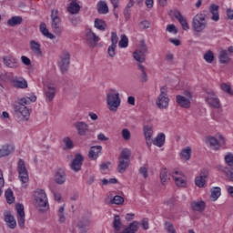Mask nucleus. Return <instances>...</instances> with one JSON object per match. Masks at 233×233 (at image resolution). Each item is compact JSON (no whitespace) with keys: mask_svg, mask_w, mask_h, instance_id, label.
I'll list each match as a JSON object with an SVG mask.
<instances>
[{"mask_svg":"<svg viewBox=\"0 0 233 233\" xmlns=\"http://www.w3.org/2000/svg\"><path fill=\"white\" fill-rule=\"evenodd\" d=\"M5 196L9 205H12V203L15 201V198H14V191H12V189H7L5 193Z\"/></svg>","mask_w":233,"mask_h":233,"instance_id":"79ce46f5","label":"nucleus"},{"mask_svg":"<svg viewBox=\"0 0 233 233\" xmlns=\"http://www.w3.org/2000/svg\"><path fill=\"white\" fill-rule=\"evenodd\" d=\"M63 143L66 146V150H72L74 148V141L70 137H66L63 139Z\"/></svg>","mask_w":233,"mask_h":233,"instance_id":"de8ad7c7","label":"nucleus"},{"mask_svg":"<svg viewBox=\"0 0 233 233\" xmlns=\"http://www.w3.org/2000/svg\"><path fill=\"white\" fill-rule=\"evenodd\" d=\"M117 41H119V37L117 36V33H111V43L112 45L107 49V54L109 57H114L116 56V47L117 46Z\"/></svg>","mask_w":233,"mask_h":233,"instance_id":"4468645a","label":"nucleus"},{"mask_svg":"<svg viewBox=\"0 0 233 233\" xmlns=\"http://www.w3.org/2000/svg\"><path fill=\"white\" fill-rule=\"evenodd\" d=\"M228 57V51L221 50L218 55V59H227Z\"/></svg>","mask_w":233,"mask_h":233,"instance_id":"680f3d73","label":"nucleus"},{"mask_svg":"<svg viewBox=\"0 0 233 233\" xmlns=\"http://www.w3.org/2000/svg\"><path fill=\"white\" fill-rule=\"evenodd\" d=\"M204 59H214V52H212V50H208L204 55Z\"/></svg>","mask_w":233,"mask_h":233,"instance_id":"0e129e2a","label":"nucleus"},{"mask_svg":"<svg viewBox=\"0 0 233 233\" xmlns=\"http://www.w3.org/2000/svg\"><path fill=\"white\" fill-rule=\"evenodd\" d=\"M102 150H103V147H101V146L91 147L89 153H88L89 159L96 161V159H97V157H99V154H101Z\"/></svg>","mask_w":233,"mask_h":233,"instance_id":"4be33fe9","label":"nucleus"},{"mask_svg":"<svg viewBox=\"0 0 233 233\" xmlns=\"http://www.w3.org/2000/svg\"><path fill=\"white\" fill-rule=\"evenodd\" d=\"M55 181L57 185H65L66 182V173L62 168L56 170L55 174Z\"/></svg>","mask_w":233,"mask_h":233,"instance_id":"aec40b11","label":"nucleus"},{"mask_svg":"<svg viewBox=\"0 0 233 233\" xmlns=\"http://www.w3.org/2000/svg\"><path fill=\"white\" fill-rule=\"evenodd\" d=\"M165 228L167 233H176V228H174V225L170 222L165 223Z\"/></svg>","mask_w":233,"mask_h":233,"instance_id":"6e6d98bb","label":"nucleus"},{"mask_svg":"<svg viewBox=\"0 0 233 233\" xmlns=\"http://www.w3.org/2000/svg\"><path fill=\"white\" fill-rule=\"evenodd\" d=\"M170 180V176H168V171L167 170V168H162L160 170V181L162 183V185H165V183H167V181Z\"/></svg>","mask_w":233,"mask_h":233,"instance_id":"e433bc0d","label":"nucleus"},{"mask_svg":"<svg viewBox=\"0 0 233 233\" xmlns=\"http://www.w3.org/2000/svg\"><path fill=\"white\" fill-rule=\"evenodd\" d=\"M170 98L168 97V88L167 86L160 87V94L157 97L156 105L160 110L168 108Z\"/></svg>","mask_w":233,"mask_h":233,"instance_id":"20e7f679","label":"nucleus"},{"mask_svg":"<svg viewBox=\"0 0 233 233\" xmlns=\"http://www.w3.org/2000/svg\"><path fill=\"white\" fill-rule=\"evenodd\" d=\"M132 156V151L129 148L122 149L118 157L117 172L119 174H125L128 167H130V157Z\"/></svg>","mask_w":233,"mask_h":233,"instance_id":"7ed1b4c3","label":"nucleus"},{"mask_svg":"<svg viewBox=\"0 0 233 233\" xmlns=\"http://www.w3.org/2000/svg\"><path fill=\"white\" fill-rule=\"evenodd\" d=\"M21 23H23L22 16H13L7 21L9 26H17L18 25H21Z\"/></svg>","mask_w":233,"mask_h":233,"instance_id":"c9c22d12","label":"nucleus"},{"mask_svg":"<svg viewBox=\"0 0 233 233\" xmlns=\"http://www.w3.org/2000/svg\"><path fill=\"white\" fill-rule=\"evenodd\" d=\"M206 17L207 14H205V11L204 13L198 14L194 16L192 26L195 32H203L204 29L207 28V21H205Z\"/></svg>","mask_w":233,"mask_h":233,"instance_id":"0eeeda50","label":"nucleus"},{"mask_svg":"<svg viewBox=\"0 0 233 233\" xmlns=\"http://www.w3.org/2000/svg\"><path fill=\"white\" fill-rule=\"evenodd\" d=\"M177 187H187V177H181L177 180H175Z\"/></svg>","mask_w":233,"mask_h":233,"instance_id":"3c124183","label":"nucleus"},{"mask_svg":"<svg viewBox=\"0 0 233 233\" xmlns=\"http://www.w3.org/2000/svg\"><path fill=\"white\" fill-rule=\"evenodd\" d=\"M219 196H221V187H216L211 189V198L214 199V201H218L219 198Z\"/></svg>","mask_w":233,"mask_h":233,"instance_id":"a19ab883","label":"nucleus"},{"mask_svg":"<svg viewBox=\"0 0 233 233\" xmlns=\"http://www.w3.org/2000/svg\"><path fill=\"white\" fill-rule=\"evenodd\" d=\"M147 54H148L147 44H145V40H141L139 43V49H137L133 53V57L134 59H145V57H147Z\"/></svg>","mask_w":233,"mask_h":233,"instance_id":"9d476101","label":"nucleus"},{"mask_svg":"<svg viewBox=\"0 0 233 233\" xmlns=\"http://www.w3.org/2000/svg\"><path fill=\"white\" fill-rule=\"evenodd\" d=\"M185 96L177 95L176 96L177 104L178 106H181L182 108H190L191 101H192V94L189 91H186Z\"/></svg>","mask_w":233,"mask_h":233,"instance_id":"6e6552de","label":"nucleus"},{"mask_svg":"<svg viewBox=\"0 0 233 233\" xmlns=\"http://www.w3.org/2000/svg\"><path fill=\"white\" fill-rule=\"evenodd\" d=\"M130 131L127 128L122 130V137L125 141H130Z\"/></svg>","mask_w":233,"mask_h":233,"instance_id":"4d7b16f0","label":"nucleus"},{"mask_svg":"<svg viewBox=\"0 0 233 233\" xmlns=\"http://www.w3.org/2000/svg\"><path fill=\"white\" fill-rule=\"evenodd\" d=\"M151 143H153L155 147H158L159 148H161V147L165 145V134H158L155 139L151 140Z\"/></svg>","mask_w":233,"mask_h":233,"instance_id":"c85d7f7f","label":"nucleus"},{"mask_svg":"<svg viewBox=\"0 0 233 233\" xmlns=\"http://www.w3.org/2000/svg\"><path fill=\"white\" fill-rule=\"evenodd\" d=\"M12 152V147L5 145L2 146L0 148V156L2 157H5V156H10V153Z\"/></svg>","mask_w":233,"mask_h":233,"instance_id":"ea45409f","label":"nucleus"},{"mask_svg":"<svg viewBox=\"0 0 233 233\" xmlns=\"http://www.w3.org/2000/svg\"><path fill=\"white\" fill-rule=\"evenodd\" d=\"M83 161H85V157L81 154H76L75 158L72 160L70 168L74 172H79L81 170V167H83Z\"/></svg>","mask_w":233,"mask_h":233,"instance_id":"f8f14e48","label":"nucleus"},{"mask_svg":"<svg viewBox=\"0 0 233 233\" xmlns=\"http://www.w3.org/2000/svg\"><path fill=\"white\" fill-rule=\"evenodd\" d=\"M51 28L56 35H61L63 28L61 27V17H59V10H51Z\"/></svg>","mask_w":233,"mask_h":233,"instance_id":"423d86ee","label":"nucleus"},{"mask_svg":"<svg viewBox=\"0 0 233 233\" xmlns=\"http://www.w3.org/2000/svg\"><path fill=\"white\" fill-rule=\"evenodd\" d=\"M15 209L17 212L18 226L20 228H23L25 227V206L23 204H17Z\"/></svg>","mask_w":233,"mask_h":233,"instance_id":"2eb2a0df","label":"nucleus"},{"mask_svg":"<svg viewBox=\"0 0 233 233\" xmlns=\"http://www.w3.org/2000/svg\"><path fill=\"white\" fill-rule=\"evenodd\" d=\"M70 66V60L69 59H61L58 62V67L62 74H66L68 72V68Z\"/></svg>","mask_w":233,"mask_h":233,"instance_id":"cd10ccee","label":"nucleus"},{"mask_svg":"<svg viewBox=\"0 0 233 233\" xmlns=\"http://www.w3.org/2000/svg\"><path fill=\"white\" fill-rule=\"evenodd\" d=\"M45 96H46V100L47 102L52 101L54 97H56V87L54 86L47 85L45 92Z\"/></svg>","mask_w":233,"mask_h":233,"instance_id":"b1692460","label":"nucleus"},{"mask_svg":"<svg viewBox=\"0 0 233 233\" xmlns=\"http://www.w3.org/2000/svg\"><path fill=\"white\" fill-rule=\"evenodd\" d=\"M139 26L143 28V30H147V28H150V23L147 20H143L139 23Z\"/></svg>","mask_w":233,"mask_h":233,"instance_id":"052dcab7","label":"nucleus"},{"mask_svg":"<svg viewBox=\"0 0 233 233\" xmlns=\"http://www.w3.org/2000/svg\"><path fill=\"white\" fill-rule=\"evenodd\" d=\"M80 10H81V5H79V4H77L76 1H72L69 4V6L67 7V11L69 12V14H72V15L79 14Z\"/></svg>","mask_w":233,"mask_h":233,"instance_id":"7c9ffc66","label":"nucleus"},{"mask_svg":"<svg viewBox=\"0 0 233 233\" xmlns=\"http://www.w3.org/2000/svg\"><path fill=\"white\" fill-rule=\"evenodd\" d=\"M191 156H192V149L190 148V147H185L184 149H182L180 153V157L181 159H184V161H188Z\"/></svg>","mask_w":233,"mask_h":233,"instance_id":"f704fd0d","label":"nucleus"},{"mask_svg":"<svg viewBox=\"0 0 233 233\" xmlns=\"http://www.w3.org/2000/svg\"><path fill=\"white\" fill-rule=\"evenodd\" d=\"M192 209L196 212H203L206 208L205 201H199V202H193L191 204Z\"/></svg>","mask_w":233,"mask_h":233,"instance_id":"72a5a7b5","label":"nucleus"},{"mask_svg":"<svg viewBox=\"0 0 233 233\" xmlns=\"http://www.w3.org/2000/svg\"><path fill=\"white\" fill-rule=\"evenodd\" d=\"M13 86H15V88H28V82H26L25 79L21 78V79H14L13 80Z\"/></svg>","mask_w":233,"mask_h":233,"instance_id":"473e14b6","label":"nucleus"},{"mask_svg":"<svg viewBox=\"0 0 233 233\" xmlns=\"http://www.w3.org/2000/svg\"><path fill=\"white\" fill-rule=\"evenodd\" d=\"M90 218H86L84 220H81L79 223H78V228H86V227H90Z\"/></svg>","mask_w":233,"mask_h":233,"instance_id":"5fc2aeb1","label":"nucleus"},{"mask_svg":"<svg viewBox=\"0 0 233 233\" xmlns=\"http://www.w3.org/2000/svg\"><path fill=\"white\" fill-rule=\"evenodd\" d=\"M198 177L207 179L208 177V170L202 169Z\"/></svg>","mask_w":233,"mask_h":233,"instance_id":"69168bd1","label":"nucleus"},{"mask_svg":"<svg viewBox=\"0 0 233 233\" xmlns=\"http://www.w3.org/2000/svg\"><path fill=\"white\" fill-rule=\"evenodd\" d=\"M218 170L219 172H223L226 175V177L228 179V181L233 182V168L232 167H227L225 166H218Z\"/></svg>","mask_w":233,"mask_h":233,"instance_id":"393cba45","label":"nucleus"},{"mask_svg":"<svg viewBox=\"0 0 233 233\" xmlns=\"http://www.w3.org/2000/svg\"><path fill=\"white\" fill-rule=\"evenodd\" d=\"M3 187H5V177H3V171L0 169V196L3 194Z\"/></svg>","mask_w":233,"mask_h":233,"instance_id":"bf43d9fd","label":"nucleus"},{"mask_svg":"<svg viewBox=\"0 0 233 233\" xmlns=\"http://www.w3.org/2000/svg\"><path fill=\"white\" fill-rule=\"evenodd\" d=\"M143 63H145V59H137L136 66L141 72L140 78L142 83H147V81H148V75H147V72L145 71V66H143Z\"/></svg>","mask_w":233,"mask_h":233,"instance_id":"a211bd4d","label":"nucleus"},{"mask_svg":"<svg viewBox=\"0 0 233 233\" xmlns=\"http://www.w3.org/2000/svg\"><path fill=\"white\" fill-rule=\"evenodd\" d=\"M143 130H144L146 143L148 148H150L152 147V140H153L152 136H154V130L150 126H145Z\"/></svg>","mask_w":233,"mask_h":233,"instance_id":"6ab92c4d","label":"nucleus"},{"mask_svg":"<svg viewBox=\"0 0 233 233\" xmlns=\"http://www.w3.org/2000/svg\"><path fill=\"white\" fill-rule=\"evenodd\" d=\"M40 32L43 34V35H45V37H47L48 39H56V35L48 31L46 28V24L45 23L40 24Z\"/></svg>","mask_w":233,"mask_h":233,"instance_id":"2f4dec72","label":"nucleus"},{"mask_svg":"<svg viewBox=\"0 0 233 233\" xmlns=\"http://www.w3.org/2000/svg\"><path fill=\"white\" fill-rule=\"evenodd\" d=\"M120 48H127L128 46V37L126 35H121V39L118 43Z\"/></svg>","mask_w":233,"mask_h":233,"instance_id":"09e8293b","label":"nucleus"},{"mask_svg":"<svg viewBox=\"0 0 233 233\" xmlns=\"http://www.w3.org/2000/svg\"><path fill=\"white\" fill-rule=\"evenodd\" d=\"M139 173L143 176V177H145V179L148 177V169H147V167H140Z\"/></svg>","mask_w":233,"mask_h":233,"instance_id":"e2e57ef3","label":"nucleus"},{"mask_svg":"<svg viewBox=\"0 0 233 233\" xmlns=\"http://www.w3.org/2000/svg\"><path fill=\"white\" fill-rule=\"evenodd\" d=\"M95 28H97V30H102V31L106 30V22L96 18L95 20Z\"/></svg>","mask_w":233,"mask_h":233,"instance_id":"4c0bfd02","label":"nucleus"},{"mask_svg":"<svg viewBox=\"0 0 233 233\" xmlns=\"http://www.w3.org/2000/svg\"><path fill=\"white\" fill-rule=\"evenodd\" d=\"M195 184L199 188H205V185H207V179L198 176L195 178Z\"/></svg>","mask_w":233,"mask_h":233,"instance_id":"49530a36","label":"nucleus"},{"mask_svg":"<svg viewBox=\"0 0 233 233\" xmlns=\"http://www.w3.org/2000/svg\"><path fill=\"white\" fill-rule=\"evenodd\" d=\"M225 163L228 167H233V154L228 153L225 156Z\"/></svg>","mask_w":233,"mask_h":233,"instance_id":"864d4df0","label":"nucleus"},{"mask_svg":"<svg viewBox=\"0 0 233 233\" xmlns=\"http://www.w3.org/2000/svg\"><path fill=\"white\" fill-rule=\"evenodd\" d=\"M75 128L77 130L78 136H87L90 132L88 124L86 122L78 121L74 124Z\"/></svg>","mask_w":233,"mask_h":233,"instance_id":"ddd939ff","label":"nucleus"},{"mask_svg":"<svg viewBox=\"0 0 233 233\" xmlns=\"http://www.w3.org/2000/svg\"><path fill=\"white\" fill-rule=\"evenodd\" d=\"M206 101L210 106H212V108H219L221 106L219 98H218V96H216L212 91L208 93Z\"/></svg>","mask_w":233,"mask_h":233,"instance_id":"dca6fc26","label":"nucleus"},{"mask_svg":"<svg viewBox=\"0 0 233 233\" xmlns=\"http://www.w3.org/2000/svg\"><path fill=\"white\" fill-rule=\"evenodd\" d=\"M167 31L171 34H177V28L176 27L175 25H167Z\"/></svg>","mask_w":233,"mask_h":233,"instance_id":"13d9d810","label":"nucleus"},{"mask_svg":"<svg viewBox=\"0 0 233 233\" xmlns=\"http://www.w3.org/2000/svg\"><path fill=\"white\" fill-rule=\"evenodd\" d=\"M220 88L226 94H228L229 96H233V90H232V87L230 86V84L222 83L220 85Z\"/></svg>","mask_w":233,"mask_h":233,"instance_id":"37998d69","label":"nucleus"},{"mask_svg":"<svg viewBox=\"0 0 233 233\" xmlns=\"http://www.w3.org/2000/svg\"><path fill=\"white\" fill-rule=\"evenodd\" d=\"M185 177V175L183 174V172L177 170V169H174L172 172V177L174 179V181H177V179H179L180 177Z\"/></svg>","mask_w":233,"mask_h":233,"instance_id":"603ef678","label":"nucleus"},{"mask_svg":"<svg viewBox=\"0 0 233 233\" xmlns=\"http://www.w3.org/2000/svg\"><path fill=\"white\" fill-rule=\"evenodd\" d=\"M227 15H228V19H229L230 21H233V9L231 8L227 9Z\"/></svg>","mask_w":233,"mask_h":233,"instance_id":"774afa93","label":"nucleus"},{"mask_svg":"<svg viewBox=\"0 0 233 233\" xmlns=\"http://www.w3.org/2000/svg\"><path fill=\"white\" fill-rule=\"evenodd\" d=\"M35 206L39 212H46L50 206L48 205V198L43 189H36L35 195Z\"/></svg>","mask_w":233,"mask_h":233,"instance_id":"f03ea898","label":"nucleus"},{"mask_svg":"<svg viewBox=\"0 0 233 233\" xmlns=\"http://www.w3.org/2000/svg\"><path fill=\"white\" fill-rule=\"evenodd\" d=\"M218 139L216 137L208 136L206 137L207 143L213 148V150H219L221 148V145H225V137L219 135Z\"/></svg>","mask_w":233,"mask_h":233,"instance_id":"1a4fd4ad","label":"nucleus"},{"mask_svg":"<svg viewBox=\"0 0 233 233\" xmlns=\"http://www.w3.org/2000/svg\"><path fill=\"white\" fill-rule=\"evenodd\" d=\"M30 48L35 56H37V57H42L43 51H41V45L39 43L35 42V40H31Z\"/></svg>","mask_w":233,"mask_h":233,"instance_id":"5701e85b","label":"nucleus"},{"mask_svg":"<svg viewBox=\"0 0 233 233\" xmlns=\"http://www.w3.org/2000/svg\"><path fill=\"white\" fill-rule=\"evenodd\" d=\"M58 221L59 223H65L66 221V217H65V207H60L58 209Z\"/></svg>","mask_w":233,"mask_h":233,"instance_id":"8fccbe9b","label":"nucleus"},{"mask_svg":"<svg viewBox=\"0 0 233 233\" xmlns=\"http://www.w3.org/2000/svg\"><path fill=\"white\" fill-rule=\"evenodd\" d=\"M209 12L212 14V21H219V5L211 4L209 6Z\"/></svg>","mask_w":233,"mask_h":233,"instance_id":"a878e982","label":"nucleus"},{"mask_svg":"<svg viewBox=\"0 0 233 233\" xmlns=\"http://www.w3.org/2000/svg\"><path fill=\"white\" fill-rule=\"evenodd\" d=\"M4 65L8 68H16L19 66V63L15 59H4Z\"/></svg>","mask_w":233,"mask_h":233,"instance_id":"58836bf2","label":"nucleus"},{"mask_svg":"<svg viewBox=\"0 0 233 233\" xmlns=\"http://www.w3.org/2000/svg\"><path fill=\"white\" fill-rule=\"evenodd\" d=\"M106 105L110 112H117V109L121 106V97H119V92L117 90H108L106 93Z\"/></svg>","mask_w":233,"mask_h":233,"instance_id":"f257e3e1","label":"nucleus"},{"mask_svg":"<svg viewBox=\"0 0 233 233\" xmlns=\"http://www.w3.org/2000/svg\"><path fill=\"white\" fill-rule=\"evenodd\" d=\"M60 59H70V53L68 51H63L60 55Z\"/></svg>","mask_w":233,"mask_h":233,"instance_id":"338daca9","label":"nucleus"},{"mask_svg":"<svg viewBox=\"0 0 233 233\" xmlns=\"http://www.w3.org/2000/svg\"><path fill=\"white\" fill-rule=\"evenodd\" d=\"M113 227L116 232H119L121 230V218L119 215H116L114 218Z\"/></svg>","mask_w":233,"mask_h":233,"instance_id":"c03bdc74","label":"nucleus"},{"mask_svg":"<svg viewBox=\"0 0 233 233\" xmlns=\"http://www.w3.org/2000/svg\"><path fill=\"white\" fill-rule=\"evenodd\" d=\"M111 205H123L125 203V198L119 195L115 196L110 200Z\"/></svg>","mask_w":233,"mask_h":233,"instance_id":"a18cd8bd","label":"nucleus"},{"mask_svg":"<svg viewBox=\"0 0 233 233\" xmlns=\"http://www.w3.org/2000/svg\"><path fill=\"white\" fill-rule=\"evenodd\" d=\"M4 219L9 228H15L17 227V222L15 221V218L13 217L10 211H6L4 213Z\"/></svg>","mask_w":233,"mask_h":233,"instance_id":"f3484780","label":"nucleus"},{"mask_svg":"<svg viewBox=\"0 0 233 233\" xmlns=\"http://www.w3.org/2000/svg\"><path fill=\"white\" fill-rule=\"evenodd\" d=\"M18 173L22 183H28V181H30L28 171L26 170V166H25V161L23 159H19L18 161Z\"/></svg>","mask_w":233,"mask_h":233,"instance_id":"9b49d317","label":"nucleus"},{"mask_svg":"<svg viewBox=\"0 0 233 233\" xmlns=\"http://www.w3.org/2000/svg\"><path fill=\"white\" fill-rule=\"evenodd\" d=\"M96 10L98 14L106 15L108 14V5L106 4V1L101 0L96 5Z\"/></svg>","mask_w":233,"mask_h":233,"instance_id":"bb28decb","label":"nucleus"},{"mask_svg":"<svg viewBox=\"0 0 233 233\" xmlns=\"http://www.w3.org/2000/svg\"><path fill=\"white\" fill-rule=\"evenodd\" d=\"M86 39L89 41V43H99V36L96 35V33L92 32V29H87L86 33Z\"/></svg>","mask_w":233,"mask_h":233,"instance_id":"c756f323","label":"nucleus"},{"mask_svg":"<svg viewBox=\"0 0 233 233\" xmlns=\"http://www.w3.org/2000/svg\"><path fill=\"white\" fill-rule=\"evenodd\" d=\"M25 105H30V99L28 97L22 98L20 103L15 106V112L20 114L23 121H28V117H30V110H28Z\"/></svg>","mask_w":233,"mask_h":233,"instance_id":"39448f33","label":"nucleus"},{"mask_svg":"<svg viewBox=\"0 0 233 233\" xmlns=\"http://www.w3.org/2000/svg\"><path fill=\"white\" fill-rule=\"evenodd\" d=\"M173 15L180 23L183 30H188V23L187 22V18L184 17L183 15H181V12L177 10L173 11Z\"/></svg>","mask_w":233,"mask_h":233,"instance_id":"412c9836","label":"nucleus"}]
</instances>
